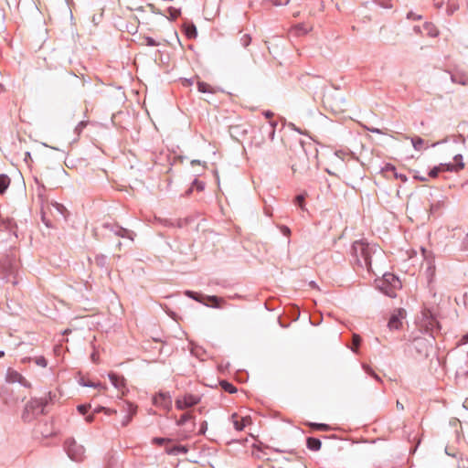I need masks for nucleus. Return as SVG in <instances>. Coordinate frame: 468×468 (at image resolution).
<instances>
[{"mask_svg": "<svg viewBox=\"0 0 468 468\" xmlns=\"http://www.w3.org/2000/svg\"><path fill=\"white\" fill-rule=\"evenodd\" d=\"M356 262L358 266L366 268L368 272L375 273L384 263L385 253L378 246L369 244L363 240L355 241L352 246Z\"/></svg>", "mask_w": 468, "mask_h": 468, "instance_id": "obj_1", "label": "nucleus"}, {"mask_svg": "<svg viewBox=\"0 0 468 468\" xmlns=\"http://www.w3.org/2000/svg\"><path fill=\"white\" fill-rule=\"evenodd\" d=\"M378 287L389 297H395L397 290L400 289V281L391 273L383 274V278L378 282Z\"/></svg>", "mask_w": 468, "mask_h": 468, "instance_id": "obj_2", "label": "nucleus"}, {"mask_svg": "<svg viewBox=\"0 0 468 468\" xmlns=\"http://www.w3.org/2000/svg\"><path fill=\"white\" fill-rule=\"evenodd\" d=\"M66 212H67L66 207L63 205H61V204H58L57 202L47 203L46 207H44L42 208V219L45 222V224L48 227H49V226H51L49 220L47 219V221H46V216L48 213L51 214V215H54V216L60 215V216L65 218L66 217Z\"/></svg>", "mask_w": 468, "mask_h": 468, "instance_id": "obj_3", "label": "nucleus"}, {"mask_svg": "<svg viewBox=\"0 0 468 468\" xmlns=\"http://www.w3.org/2000/svg\"><path fill=\"white\" fill-rule=\"evenodd\" d=\"M199 401L200 399L197 396L186 394L182 397H178L176 399V407L177 410H183L198 404Z\"/></svg>", "mask_w": 468, "mask_h": 468, "instance_id": "obj_4", "label": "nucleus"}, {"mask_svg": "<svg viewBox=\"0 0 468 468\" xmlns=\"http://www.w3.org/2000/svg\"><path fill=\"white\" fill-rule=\"evenodd\" d=\"M69 456L74 461H80L83 454V448L76 443L74 440L66 442Z\"/></svg>", "mask_w": 468, "mask_h": 468, "instance_id": "obj_5", "label": "nucleus"}, {"mask_svg": "<svg viewBox=\"0 0 468 468\" xmlns=\"http://www.w3.org/2000/svg\"><path fill=\"white\" fill-rule=\"evenodd\" d=\"M153 403L156 407L170 410L172 407L171 396L168 393L160 392L153 398Z\"/></svg>", "mask_w": 468, "mask_h": 468, "instance_id": "obj_6", "label": "nucleus"}, {"mask_svg": "<svg viewBox=\"0 0 468 468\" xmlns=\"http://www.w3.org/2000/svg\"><path fill=\"white\" fill-rule=\"evenodd\" d=\"M405 311L403 309H399L395 314H393L388 321V326L390 330H398L402 325V319L405 317Z\"/></svg>", "mask_w": 468, "mask_h": 468, "instance_id": "obj_7", "label": "nucleus"}, {"mask_svg": "<svg viewBox=\"0 0 468 468\" xmlns=\"http://www.w3.org/2000/svg\"><path fill=\"white\" fill-rule=\"evenodd\" d=\"M464 167V164L460 162L457 165H441L438 167H434L429 173L430 176L436 177L441 171H459Z\"/></svg>", "mask_w": 468, "mask_h": 468, "instance_id": "obj_8", "label": "nucleus"}, {"mask_svg": "<svg viewBox=\"0 0 468 468\" xmlns=\"http://www.w3.org/2000/svg\"><path fill=\"white\" fill-rule=\"evenodd\" d=\"M415 30L420 31L422 35H426L431 37H435L439 35V30L436 26L431 22H426L421 27H415Z\"/></svg>", "mask_w": 468, "mask_h": 468, "instance_id": "obj_9", "label": "nucleus"}, {"mask_svg": "<svg viewBox=\"0 0 468 468\" xmlns=\"http://www.w3.org/2000/svg\"><path fill=\"white\" fill-rule=\"evenodd\" d=\"M109 378L112 384L117 388L122 395L125 392V379L122 376H119L113 372L109 373Z\"/></svg>", "mask_w": 468, "mask_h": 468, "instance_id": "obj_10", "label": "nucleus"}, {"mask_svg": "<svg viewBox=\"0 0 468 468\" xmlns=\"http://www.w3.org/2000/svg\"><path fill=\"white\" fill-rule=\"evenodd\" d=\"M232 422L237 431H242L246 426L251 423V419L249 416L239 417L238 414H233Z\"/></svg>", "mask_w": 468, "mask_h": 468, "instance_id": "obj_11", "label": "nucleus"}, {"mask_svg": "<svg viewBox=\"0 0 468 468\" xmlns=\"http://www.w3.org/2000/svg\"><path fill=\"white\" fill-rule=\"evenodd\" d=\"M6 380L9 383L18 382V383H21L24 386L27 385V380L25 379V378L21 374H19L18 372H16L15 370H12V369H9L7 371Z\"/></svg>", "mask_w": 468, "mask_h": 468, "instance_id": "obj_12", "label": "nucleus"}, {"mask_svg": "<svg viewBox=\"0 0 468 468\" xmlns=\"http://www.w3.org/2000/svg\"><path fill=\"white\" fill-rule=\"evenodd\" d=\"M204 303L207 306L221 308L225 303V300L218 296H207Z\"/></svg>", "mask_w": 468, "mask_h": 468, "instance_id": "obj_13", "label": "nucleus"}, {"mask_svg": "<svg viewBox=\"0 0 468 468\" xmlns=\"http://www.w3.org/2000/svg\"><path fill=\"white\" fill-rule=\"evenodd\" d=\"M197 90L202 93L215 94L218 92V88L211 86L210 84L204 81H197Z\"/></svg>", "mask_w": 468, "mask_h": 468, "instance_id": "obj_14", "label": "nucleus"}, {"mask_svg": "<svg viewBox=\"0 0 468 468\" xmlns=\"http://www.w3.org/2000/svg\"><path fill=\"white\" fill-rule=\"evenodd\" d=\"M306 443L308 449L311 451H319L322 445L320 440L313 437H309L306 441Z\"/></svg>", "mask_w": 468, "mask_h": 468, "instance_id": "obj_15", "label": "nucleus"}, {"mask_svg": "<svg viewBox=\"0 0 468 468\" xmlns=\"http://www.w3.org/2000/svg\"><path fill=\"white\" fill-rule=\"evenodd\" d=\"M165 452L168 454L177 455L179 453H186L187 452V449L185 446L178 445L174 447H166Z\"/></svg>", "mask_w": 468, "mask_h": 468, "instance_id": "obj_16", "label": "nucleus"}, {"mask_svg": "<svg viewBox=\"0 0 468 468\" xmlns=\"http://www.w3.org/2000/svg\"><path fill=\"white\" fill-rule=\"evenodd\" d=\"M10 185V178L5 175H0V194H3Z\"/></svg>", "mask_w": 468, "mask_h": 468, "instance_id": "obj_17", "label": "nucleus"}, {"mask_svg": "<svg viewBox=\"0 0 468 468\" xmlns=\"http://www.w3.org/2000/svg\"><path fill=\"white\" fill-rule=\"evenodd\" d=\"M129 415L126 417V420L122 422L123 426H126L130 420H132L133 415L136 412V407H134L133 404H127Z\"/></svg>", "mask_w": 468, "mask_h": 468, "instance_id": "obj_18", "label": "nucleus"}, {"mask_svg": "<svg viewBox=\"0 0 468 468\" xmlns=\"http://www.w3.org/2000/svg\"><path fill=\"white\" fill-rule=\"evenodd\" d=\"M220 386L225 391H227L229 393H235L237 391V388L231 383H229L228 381H225V380L221 381Z\"/></svg>", "mask_w": 468, "mask_h": 468, "instance_id": "obj_19", "label": "nucleus"}, {"mask_svg": "<svg viewBox=\"0 0 468 468\" xmlns=\"http://www.w3.org/2000/svg\"><path fill=\"white\" fill-rule=\"evenodd\" d=\"M167 12L169 14L168 18L171 20H175L180 16V10L175 7H169Z\"/></svg>", "mask_w": 468, "mask_h": 468, "instance_id": "obj_20", "label": "nucleus"}, {"mask_svg": "<svg viewBox=\"0 0 468 468\" xmlns=\"http://www.w3.org/2000/svg\"><path fill=\"white\" fill-rule=\"evenodd\" d=\"M308 425L314 429V430H318V431H328L330 429L329 425L327 424H324V423H308Z\"/></svg>", "mask_w": 468, "mask_h": 468, "instance_id": "obj_21", "label": "nucleus"}, {"mask_svg": "<svg viewBox=\"0 0 468 468\" xmlns=\"http://www.w3.org/2000/svg\"><path fill=\"white\" fill-rule=\"evenodd\" d=\"M193 416L191 413L189 412H186V413H184L179 420H176V424L178 426H181V425H184L187 420H189L190 419H192Z\"/></svg>", "mask_w": 468, "mask_h": 468, "instance_id": "obj_22", "label": "nucleus"}, {"mask_svg": "<svg viewBox=\"0 0 468 468\" xmlns=\"http://www.w3.org/2000/svg\"><path fill=\"white\" fill-rule=\"evenodd\" d=\"M411 143H412L413 147L416 150H420L423 145L424 141L421 138L417 137V138H413L411 140Z\"/></svg>", "mask_w": 468, "mask_h": 468, "instance_id": "obj_23", "label": "nucleus"}, {"mask_svg": "<svg viewBox=\"0 0 468 468\" xmlns=\"http://www.w3.org/2000/svg\"><path fill=\"white\" fill-rule=\"evenodd\" d=\"M353 346L354 347L352 348L354 351H356L357 347L359 346L360 345V342H361V337L356 335V334H354L353 335Z\"/></svg>", "mask_w": 468, "mask_h": 468, "instance_id": "obj_24", "label": "nucleus"}, {"mask_svg": "<svg viewBox=\"0 0 468 468\" xmlns=\"http://www.w3.org/2000/svg\"><path fill=\"white\" fill-rule=\"evenodd\" d=\"M295 203L302 208L304 209V197L299 195L295 197Z\"/></svg>", "mask_w": 468, "mask_h": 468, "instance_id": "obj_25", "label": "nucleus"}, {"mask_svg": "<svg viewBox=\"0 0 468 468\" xmlns=\"http://www.w3.org/2000/svg\"><path fill=\"white\" fill-rule=\"evenodd\" d=\"M35 362L37 365L42 367H47L48 363H47V360L44 356H38V357H36L35 358Z\"/></svg>", "mask_w": 468, "mask_h": 468, "instance_id": "obj_26", "label": "nucleus"}, {"mask_svg": "<svg viewBox=\"0 0 468 468\" xmlns=\"http://www.w3.org/2000/svg\"><path fill=\"white\" fill-rule=\"evenodd\" d=\"M153 442L158 445H162L165 442H170V440L165 438H154Z\"/></svg>", "mask_w": 468, "mask_h": 468, "instance_id": "obj_27", "label": "nucleus"}, {"mask_svg": "<svg viewBox=\"0 0 468 468\" xmlns=\"http://www.w3.org/2000/svg\"><path fill=\"white\" fill-rule=\"evenodd\" d=\"M90 405H80L78 407V410L81 414H86L88 412V410H90Z\"/></svg>", "mask_w": 468, "mask_h": 468, "instance_id": "obj_28", "label": "nucleus"}, {"mask_svg": "<svg viewBox=\"0 0 468 468\" xmlns=\"http://www.w3.org/2000/svg\"><path fill=\"white\" fill-rule=\"evenodd\" d=\"M407 17H408V19L417 20V19H420L421 16L415 15L413 12H409L408 15H407Z\"/></svg>", "mask_w": 468, "mask_h": 468, "instance_id": "obj_29", "label": "nucleus"}, {"mask_svg": "<svg viewBox=\"0 0 468 468\" xmlns=\"http://www.w3.org/2000/svg\"><path fill=\"white\" fill-rule=\"evenodd\" d=\"M101 410H103L106 414L116 413V410L106 408H99L95 410V412H99Z\"/></svg>", "mask_w": 468, "mask_h": 468, "instance_id": "obj_30", "label": "nucleus"}, {"mask_svg": "<svg viewBox=\"0 0 468 468\" xmlns=\"http://www.w3.org/2000/svg\"><path fill=\"white\" fill-rule=\"evenodd\" d=\"M390 1L391 0H377V2L383 7H390Z\"/></svg>", "mask_w": 468, "mask_h": 468, "instance_id": "obj_31", "label": "nucleus"}, {"mask_svg": "<svg viewBox=\"0 0 468 468\" xmlns=\"http://www.w3.org/2000/svg\"><path fill=\"white\" fill-rule=\"evenodd\" d=\"M281 230H282V234L285 235V236H290V234H291L290 229L288 227H286V226H282L281 228Z\"/></svg>", "mask_w": 468, "mask_h": 468, "instance_id": "obj_32", "label": "nucleus"}, {"mask_svg": "<svg viewBox=\"0 0 468 468\" xmlns=\"http://www.w3.org/2000/svg\"><path fill=\"white\" fill-rule=\"evenodd\" d=\"M468 461L461 460L459 462L458 467L459 468H468Z\"/></svg>", "mask_w": 468, "mask_h": 468, "instance_id": "obj_33", "label": "nucleus"}, {"mask_svg": "<svg viewBox=\"0 0 468 468\" xmlns=\"http://www.w3.org/2000/svg\"><path fill=\"white\" fill-rule=\"evenodd\" d=\"M85 385H86V386H90V387H100V388H101L102 389H106V387H105V386L101 385L100 383H98V384H96V385H95V384H93V383L88 382V383H87V384H85Z\"/></svg>", "mask_w": 468, "mask_h": 468, "instance_id": "obj_34", "label": "nucleus"}, {"mask_svg": "<svg viewBox=\"0 0 468 468\" xmlns=\"http://www.w3.org/2000/svg\"><path fill=\"white\" fill-rule=\"evenodd\" d=\"M442 5H443V2H442V1H441V0H434V5H435V7H437V8H441V7L442 6Z\"/></svg>", "mask_w": 468, "mask_h": 468, "instance_id": "obj_35", "label": "nucleus"}, {"mask_svg": "<svg viewBox=\"0 0 468 468\" xmlns=\"http://www.w3.org/2000/svg\"><path fill=\"white\" fill-rule=\"evenodd\" d=\"M137 28V21L134 20V23L131 28L127 27L128 31L135 30Z\"/></svg>", "mask_w": 468, "mask_h": 468, "instance_id": "obj_36", "label": "nucleus"}, {"mask_svg": "<svg viewBox=\"0 0 468 468\" xmlns=\"http://www.w3.org/2000/svg\"><path fill=\"white\" fill-rule=\"evenodd\" d=\"M264 115L266 116V118L270 119L273 116V113L268 111L264 112Z\"/></svg>", "mask_w": 468, "mask_h": 468, "instance_id": "obj_37", "label": "nucleus"}, {"mask_svg": "<svg viewBox=\"0 0 468 468\" xmlns=\"http://www.w3.org/2000/svg\"><path fill=\"white\" fill-rule=\"evenodd\" d=\"M397 408H398L399 410H404L403 405L399 401H397Z\"/></svg>", "mask_w": 468, "mask_h": 468, "instance_id": "obj_38", "label": "nucleus"}, {"mask_svg": "<svg viewBox=\"0 0 468 468\" xmlns=\"http://www.w3.org/2000/svg\"><path fill=\"white\" fill-rule=\"evenodd\" d=\"M462 342H463V344H465V343H467V342H468V335H464V336L463 337Z\"/></svg>", "mask_w": 468, "mask_h": 468, "instance_id": "obj_39", "label": "nucleus"}, {"mask_svg": "<svg viewBox=\"0 0 468 468\" xmlns=\"http://www.w3.org/2000/svg\"><path fill=\"white\" fill-rule=\"evenodd\" d=\"M86 420H87L88 422H91V421L93 420V415H90V416H88V417L86 418Z\"/></svg>", "mask_w": 468, "mask_h": 468, "instance_id": "obj_40", "label": "nucleus"}, {"mask_svg": "<svg viewBox=\"0 0 468 468\" xmlns=\"http://www.w3.org/2000/svg\"><path fill=\"white\" fill-rule=\"evenodd\" d=\"M148 6L151 8L153 12H155V7L154 5H149Z\"/></svg>", "mask_w": 468, "mask_h": 468, "instance_id": "obj_41", "label": "nucleus"}, {"mask_svg": "<svg viewBox=\"0 0 468 468\" xmlns=\"http://www.w3.org/2000/svg\"><path fill=\"white\" fill-rule=\"evenodd\" d=\"M457 159H460V160H461V159H462V155H456V156H455V160H457Z\"/></svg>", "mask_w": 468, "mask_h": 468, "instance_id": "obj_42", "label": "nucleus"}, {"mask_svg": "<svg viewBox=\"0 0 468 468\" xmlns=\"http://www.w3.org/2000/svg\"><path fill=\"white\" fill-rule=\"evenodd\" d=\"M191 34H193V31H188V32H187V36H188V37H191V36H192Z\"/></svg>", "mask_w": 468, "mask_h": 468, "instance_id": "obj_43", "label": "nucleus"}, {"mask_svg": "<svg viewBox=\"0 0 468 468\" xmlns=\"http://www.w3.org/2000/svg\"><path fill=\"white\" fill-rule=\"evenodd\" d=\"M191 34H193V31H188V32H187V36H188V37H191V36H192Z\"/></svg>", "mask_w": 468, "mask_h": 468, "instance_id": "obj_44", "label": "nucleus"}, {"mask_svg": "<svg viewBox=\"0 0 468 468\" xmlns=\"http://www.w3.org/2000/svg\"><path fill=\"white\" fill-rule=\"evenodd\" d=\"M5 356V353L3 351H0V357H3Z\"/></svg>", "mask_w": 468, "mask_h": 468, "instance_id": "obj_45", "label": "nucleus"}, {"mask_svg": "<svg viewBox=\"0 0 468 468\" xmlns=\"http://www.w3.org/2000/svg\"><path fill=\"white\" fill-rule=\"evenodd\" d=\"M394 170H395V168H394V167H390V171H391L392 173H394Z\"/></svg>", "mask_w": 468, "mask_h": 468, "instance_id": "obj_46", "label": "nucleus"}, {"mask_svg": "<svg viewBox=\"0 0 468 468\" xmlns=\"http://www.w3.org/2000/svg\"><path fill=\"white\" fill-rule=\"evenodd\" d=\"M187 294L190 295V296L193 295V293L191 292H188Z\"/></svg>", "mask_w": 468, "mask_h": 468, "instance_id": "obj_47", "label": "nucleus"}]
</instances>
